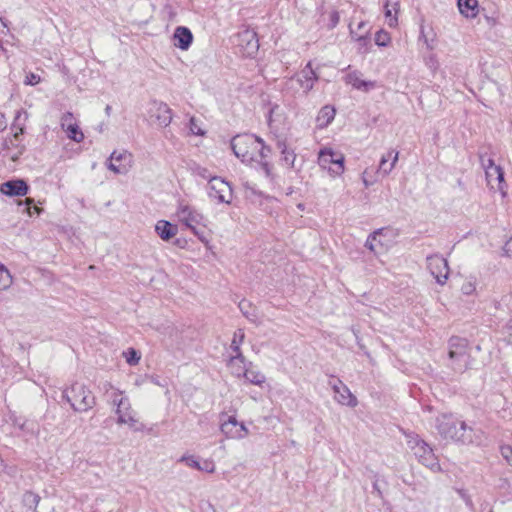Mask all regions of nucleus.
Instances as JSON below:
<instances>
[{"label": "nucleus", "mask_w": 512, "mask_h": 512, "mask_svg": "<svg viewBox=\"0 0 512 512\" xmlns=\"http://www.w3.org/2000/svg\"><path fill=\"white\" fill-rule=\"evenodd\" d=\"M318 80V76L311 67V62L295 76L290 78L285 83V89L297 93L300 90L304 94H308L314 87L315 82Z\"/></svg>", "instance_id": "nucleus-7"}, {"label": "nucleus", "mask_w": 512, "mask_h": 512, "mask_svg": "<svg viewBox=\"0 0 512 512\" xmlns=\"http://www.w3.org/2000/svg\"><path fill=\"white\" fill-rule=\"evenodd\" d=\"M196 173L198 176L202 177L203 179H207L210 182V178H213L214 176H211L210 173L206 168H197Z\"/></svg>", "instance_id": "nucleus-51"}, {"label": "nucleus", "mask_w": 512, "mask_h": 512, "mask_svg": "<svg viewBox=\"0 0 512 512\" xmlns=\"http://www.w3.org/2000/svg\"><path fill=\"white\" fill-rule=\"evenodd\" d=\"M427 269L435 278L436 282L444 285L449 277V266L447 260L440 254H433L426 258Z\"/></svg>", "instance_id": "nucleus-10"}, {"label": "nucleus", "mask_w": 512, "mask_h": 512, "mask_svg": "<svg viewBox=\"0 0 512 512\" xmlns=\"http://www.w3.org/2000/svg\"><path fill=\"white\" fill-rule=\"evenodd\" d=\"M72 123H76L73 114L71 112H66L65 114H63V116L61 117L62 129L64 130L65 128L68 127L69 124Z\"/></svg>", "instance_id": "nucleus-43"}, {"label": "nucleus", "mask_w": 512, "mask_h": 512, "mask_svg": "<svg viewBox=\"0 0 512 512\" xmlns=\"http://www.w3.org/2000/svg\"><path fill=\"white\" fill-rule=\"evenodd\" d=\"M248 366H252V363L248 362L243 354H229L227 367L234 376L242 377Z\"/></svg>", "instance_id": "nucleus-18"}, {"label": "nucleus", "mask_w": 512, "mask_h": 512, "mask_svg": "<svg viewBox=\"0 0 512 512\" xmlns=\"http://www.w3.org/2000/svg\"><path fill=\"white\" fill-rule=\"evenodd\" d=\"M199 471H204L207 473H214L215 472V464L212 460H204L202 463H200Z\"/></svg>", "instance_id": "nucleus-42"}, {"label": "nucleus", "mask_w": 512, "mask_h": 512, "mask_svg": "<svg viewBox=\"0 0 512 512\" xmlns=\"http://www.w3.org/2000/svg\"><path fill=\"white\" fill-rule=\"evenodd\" d=\"M179 462L185 463L188 467L199 469L200 468V462L193 456V455H183Z\"/></svg>", "instance_id": "nucleus-40"}, {"label": "nucleus", "mask_w": 512, "mask_h": 512, "mask_svg": "<svg viewBox=\"0 0 512 512\" xmlns=\"http://www.w3.org/2000/svg\"><path fill=\"white\" fill-rule=\"evenodd\" d=\"M175 217L177 221L189 229L202 243L207 244L208 239L198 230V226L206 227V216L184 200H180L177 204Z\"/></svg>", "instance_id": "nucleus-2"}, {"label": "nucleus", "mask_w": 512, "mask_h": 512, "mask_svg": "<svg viewBox=\"0 0 512 512\" xmlns=\"http://www.w3.org/2000/svg\"><path fill=\"white\" fill-rule=\"evenodd\" d=\"M25 202L28 205L27 213L29 215H32L34 212L37 214L41 213L42 209L38 208L37 206H33V207L30 206L33 203V199L27 198Z\"/></svg>", "instance_id": "nucleus-48"}, {"label": "nucleus", "mask_w": 512, "mask_h": 512, "mask_svg": "<svg viewBox=\"0 0 512 512\" xmlns=\"http://www.w3.org/2000/svg\"><path fill=\"white\" fill-rule=\"evenodd\" d=\"M111 111H112L111 106H110V105H107V106H106V108H105V112H106V114H107V115H110Z\"/></svg>", "instance_id": "nucleus-57"}, {"label": "nucleus", "mask_w": 512, "mask_h": 512, "mask_svg": "<svg viewBox=\"0 0 512 512\" xmlns=\"http://www.w3.org/2000/svg\"><path fill=\"white\" fill-rule=\"evenodd\" d=\"M174 45L181 50H188L193 41L191 31L184 26H179L174 32Z\"/></svg>", "instance_id": "nucleus-21"}, {"label": "nucleus", "mask_w": 512, "mask_h": 512, "mask_svg": "<svg viewBox=\"0 0 512 512\" xmlns=\"http://www.w3.org/2000/svg\"><path fill=\"white\" fill-rule=\"evenodd\" d=\"M231 148L237 158L252 165L258 148H261V138L252 134L236 135L231 140Z\"/></svg>", "instance_id": "nucleus-4"}, {"label": "nucleus", "mask_w": 512, "mask_h": 512, "mask_svg": "<svg viewBox=\"0 0 512 512\" xmlns=\"http://www.w3.org/2000/svg\"><path fill=\"white\" fill-rule=\"evenodd\" d=\"M349 29L351 39L358 44V53H368L371 47L370 31L365 30L363 33H358L352 28L351 24L349 25Z\"/></svg>", "instance_id": "nucleus-20"}, {"label": "nucleus", "mask_w": 512, "mask_h": 512, "mask_svg": "<svg viewBox=\"0 0 512 512\" xmlns=\"http://www.w3.org/2000/svg\"><path fill=\"white\" fill-rule=\"evenodd\" d=\"M123 356L130 365H137L140 361V354L134 348H128L123 352Z\"/></svg>", "instance_id": "nucleus-37"}, {"label": "nucleus", "mask_w": 512, "mask_h": 512, "mask_svg": "<svg viewBox=\"0 0 512 512\" xmlns=\"http://www.w3.org/2000/svg\"><path fill=\"white\" fill-rule=\"evenodd\" d=\"M148 113L150 119L159 127H167L172 121V111L164 102L152 101Z\"/></svg>", "instance_id": "nucleus-13"}, {"label": "nucleus", "mask_w": 512, "mask_h": 512, "mask_svg": "<svg viewBox=\"0 0 512 512\" xmlns=\"http://www.w3.org/2000/svg\"><path fill=\"white\" fill-rule=\"evenodd\" d=\"M362 182L365 187H370L374 183V181H369L367 179V171H364L362 174Z\"/></svg>", "instance_id": "nucleus-53"}, {"label": "nucleus", "mask_w": 512, "mask_h": 512, "mask_svg": "<svg viewBox=\"0 0 512 512\" xmlns=\"http://www.w3.org/2000/svg\"><path fill=\"white\" fill-rule=\"evenodd\" d=\"M344 155L333 151L331 148H323L318 153V165L327 170L332 177L341 176L344 173Z\"/></svg>", "instance_id": "nucleus-8"}, {"label": "nucleus", "mask_w": 512, "mask_h": 512, "mask_svg": "<svg viewBox=\"0 0 512 512\" xmlns=\"http://www.w3.org/2000/svg\"><path fill=\"white\" fill-rule=\"evenodd\" d=\"M102 390L105 392V394H110L109 392H113L114 390H116L113 385L110 383V382H105L103 383L102 385Z\"/></svg>", "instance_id": "nucleus-52"}, {"label": "nucleus", "mask_w": 512, "mask_h": 512, "mask_svg": "<svg viewBox=\"0 0 512 512\" xmlns=\"http://www.w3.org/2000/svg\"><path fill=\"white\" fill-rule=\"evenodd\" d=\"M340 21V15L337 11H333L330 14V27L334 28Z\"/></svg>", "instance_id": "nucleus-50"}, {"label": "nucleus", "mask_w": 512, "mask_h": 512, "mask_svg": "<svg viewBox=\"0 0 512 512\" xmlns=\"http://www.w3.org/2000/svg\"><path fill=\"white\" fill-rule=\"evenodd\" d=\"M501 454L512 465V447L509 445L501 447Z\"/></svg>", "instance_id": "nucleus-46"}, {"label": "nucleus", "mask_w": 512, "mask_h": 512, "mask_svg": "<svg viewBox=\"0 0 512 512\" xmlns=\"http://www.w3.org/2000/svg\"><path fill=\"white\" fill-rule=\"evenodd\" d=\"M238 307L242 314L252 323L256 325L261 324V320L259 319L258 313L256 308L253 306V304L248 300H241L238 304Z\"/></svg>", "instance_id": "nucleus-27"}, {"label": "nucleus", "mask_w": 512, "mask_h": 512, "mask_svg": "<svg viewBox=\"0 0 512 512\" xmlns=\"http://www.w3.org/2000/svg\"><path fill=\"white\" fill-rule=\"evenodd\" d=\"M270 153L271 149L266 146L264 141L261 139V148H258L254 164H257L260 167L266 177L272 176V165L267 160Z\"/></svg>", "instance_id": "nucleus-19"}, {"label": "nucleus", "mask_w": 512, "mask_h": 512, "mask_svg": "<svg viewBox=\"0 0 512 512\" xmlns=\"http://www.w3.org/2000/svg\"><path fill=\"white\" fill-rule=\"evenodd\" d=\"M391 41V37L389 33L385 30H379L375 34V43L378 46L385 47L387 46Z\"/></svg>", "instance_id": "nucleus-38"}, {"label": "nucleus", "mask_w": 512, "mask_h": 512, "mask_svg": "<svg viewBox=\"0 0 512 512\" xmlns=\"http://www.w3.org/2000/svg\"><path fill=\"white\" fill-rule=\"evenodd\" d=\"M115 414L117 415V424L127 425L135 431L140 430V428L137 427L138 420L136 418V413L132 409L129 400H125L124 402L120 401L119 408L115 409Z\"/></svg>", "instance_id": "nucleus-15"}, {"label": "nucleus", "mask_w": 512, "mask_h": 512, "mask_svg": "<svg viewBox=\"0 0 512 512\" xmlns=\"http://www.w3.org/2000/svg\"><path fill=\"white\" fill-rule=\"evenodd\" d=\"M448 357L450 367L456 373H463L470 368L471 355L469 353L468 341L459 337H452L449 340Z\"/></svg>", "instance_id": "nucleus-5"}, {"label": "nucleus", "mask_w": 512, "mask_h": 512, "mask_svg": "<svg viewBox=\"0 0 512 512\" xmlns=\"http://www.w3.org/2000/svg\"><path fill=\"white\" fill-rule=\"evenodd\" d=\"M6 128V119L3 113H0V131Z\"/></svg>", "instance_id": "nucleus-54"}, {"label": "nucleus", "mask_w": 512, "mask_h": 512, "mask_svg": "<svg viewBox=\"0 0 512 512\" xmlns=\"http://www.w3.org/2000/svg\"><path fill=\"white\" fill-rule=\"evenodd\" d=\"M62 394L75 412H86L96 404L92 392L83 383L74 382L71 386L65 388Z\"/></svg>", "instance_id": "nucleus-3"}, {"label": "nucleus", "mask_w": 512, "mask_h": 512, "mask_svg": "<svg viewBox=\"0 0 512 512\" xmlns=\"http://www.w3.org/2000/svg\"><path fill=\"white\" fill-rule=\"evenodd\" d=\"M435 427L439 435L446 440L460 442L465 445L479 444L481 441L478 431H475L471 426L452 414L437 416Z\"/></svg>", "instance_id": "nucleus-1"}, {"label": "nucleus", "mask_w": 512, "mask_h": 512, "mask_svg": "<svg viewBox=\"0 0 512 512\" xmlns=\"http://www.w3.org/2000/svg\"><path fill=\"white\" fill-rule=\"evenodd\" d=\"M208 196L217 203L229 205L233 201V190L230 183L221 177L214 176L210 178V184H208Z\"/></svg>", "instance_id": "nucleus-9"}, {"label": "nucleus", "mask_w": 512, "mask_h": 512, "mask_svg": "<svg viewBox=\"0 0 512 512\" xmlns=\"http://www.w3.org/2000/svg\"><path fill=\"white\" fill-rule=\"evenodd\" d=\"M155 231L162 240L168 241L177 234L178 227L169 221L159 220L155 225Z\"/></svg>", "instance_id": "nucleus-24"}, {"label": "nucleus", "mask_w": 512, "mask_h": 512, "mask_svg": "<svg viewBox=\"0 0 512 512\" xmlns=\"http://www.w3.org/2000/svg\"><path fill=\"white\" fill-rule=\"evenodd\" d=\"M459 12L466 18H475L479 14L478 0H458Z\"/></svg>", "instance_id": "nucleus-25"}, {"label": "nucleus", "mask_w": 512, "mask_h": 512, "mask_svg": "<svg viewBox=\"0 0 512 512\" xmlns=\"http://www.w3.org/2000/svg\"><path fill=\"white\" fill-rule=\"evenodd\" d=\"M250 367L251 366H248L242 377L251 384L261 386L266 380L265 375L258 370L251 369Z\"/></svg>", "instance_id": "nucleus-31"}, {"label": "nucleus", "mask_w": 512, "mask_h": 512, "mask_svg": "<svg viewBox=\"0 0 512 512\" xmlns=\"http://www.w3.org/2000/svg\"><path fill=\"white\" fill-rule=\"evenodd\" d=\"M133 164V155L127 150L114 151L108 159V169L115 174H126Z\"/></svg>", "instance_id": "nucleus-11"}, {"label": "nucleus", "mask_w": 512, "mask_h": 512, "mask_svg": "<svg viewBox=\"0 0 512 512\" xmlns=\"http://www.w3.org/2000/svg\"><path fill=\"white\" fill-rule=\"evenodd\" d=\"M278 148L281 150V161L286 167L295 168L296 154L294 150L289 149L284 142H278Z\"/></svg>", "instance_id": "nucleus-29"}, {"label": "nucleus", "mask_w": 512, "mask_h": 512, "mask_svg": "<svg viewBox=\"0 0 512 512\" xmlns=\"http://www.w3.org/2000/svg\"><path fill=\"white\" fill-rule=\"evenodd\" d=\"M361 73L358 71L350 72L346 75L345 80L347 84L352 85L355 89L367 91L374 87L373 82H368L360 78Z\"/></svg>", "instance_id": "nucleus-26"}, {"label": "nucleus", "mask_w": 512, "mask_h": 512, "mask_svg": "<svg viewBox=\"0 0 512 512\" xmlns=\"http://www.w3.org/2000/svg\"><path fill=\"white\" fill-rule=\"evenodd\" d=\"M220 431L228 439L241 440L249 435V429L244 423L238 422L235 416H228L220 424Z\"/></svg>", "instance_id": "nucleus-12"}, {"label": "nucleus", "mask_w": 512, "mask_h": 512, "mask_svg": "<svg viewBox=\"0 0 512 512\" xmlns=\"http://www.w3.org/2000/svg\"><path fill=\"white\" fill-rule=\"evenodd\" d=\"M66 135L69 139L80 143L84 140V134L79 128L77 123L69 124L67 128L64 129Z\"/></svg>", "instance_id": "nucleus-34"}, {"label": "nucleus", "mask_w": 512, "mask_h": 512, "mask_svg": "<svg viewBox=\"0 0 512 512\" xmlns=\"http://www.w3.org/2000/svg\"><path fill=\"white\" fill-rule=\"evenodd\" d=\"M406 443L419 462L433 471L440 470V464L433 449L417 434L405 433Z\"/></svg>", "instance_id": "nucleus-6"}, {"label": "nucleus", "mask_w": 512, "mask_h": 512, "mask_svg": "<svg viewBox=\"0 0 512 512\" xmlns=\"http://www.w3.org/2000/svg\"><path fill=\"white\" fill-rule=\"evenodd\" d=\"M329 385L334 391L335 401L341 405L349 406L352 408L357 406V398L351 393L350 389L340 379L330 381Z\"/></svg>", "instance_id": "nucleus-14"}, {"label": "nucleus", "mask_w": 512, "mask_h": 512, "mask_svg": "<svg viewBox=\"0 0 512 512\" xmlns=\"http://www.w3.org/2000/svg\"><path fill=\"white\" fill-rule=\"evenodd\" d=\"M28 118V114L24 110H18L15 115L13 128L18 129L14 133V137L17 139L20 134H23L24 132V125Z\"/></svg>", "instance_id": "nucleus-33"}, {"label": "nucleus", "mask_w": 512, "mask_h": 512, "mask_svg": "<svg viewBox=\"0 0 512 512\" xmlns=\"http://www.w3.org/2000/svg\"><path fill=\"white\" fill-rule=\"evenodd\" d=\"M466 503H467V504H470V503H471V501H470V499H469V498H467V499H466Z\"/></svg>", "instance_id": "nucleus-59"}, {"label": "nucleus", "mask_w": 512, "mask_h": 512, "mask_svg": "<svg viewBox=\"0 0 512 512\" xmlns=\"http://www.w3.org/2000/svg\"><path fill=\"white\" fill-rule=\"evenodd\" d=\"M29 495H30V496H32V497H33L34 502H35L36 504H38V502H39V497H38L37 495H35V494H32V493H30Z\"/></svg>", "instance_id": "nucleus-56"}, {"label": "nucleus", "mask_w": 512, "mask_h": 512, "mask_svg": "<svg viewBox=\"0 0 512 512\" xmlns=\"http://www.w3.org/2000/svg\"><path fill=\"white\" fill-rule=\"evenodd\" d=\"M241 43L239 44L243 49V55L253 57L259 49L258 39L256 34L251 31H244L239 34Z\"/></svg>", "instance_id": "nucleus-17"}, {"label": "nucleus", "mask_w": 512, "mask_h": 512, "mask_svg": "<svg viewBox=\"0 0 512 512\" xmlns=\"http://www.w3.org/2000/svg\"><path fill=\"white\" fill-rule=\"evenodd\" d=\"M399 158V152L390 150L387 154L383 155L379 164V172L387 176L395 167Z\"/></svg>", "instance_id": "nucleus-23"}, {"label": "nucleus", "mask_w": 512, "mask_h": 512, "mask_svg": "<svg viewBox=\"0 0 512 512\" xmlns=\"http://www.w3.org/2000/svg\"><path fill=\"white\" fill-rule=\"evenodd\" d=\"M28 190L27 183L22 179L9 180L0 185V192L10 197L25 196Z\"/></svg>", "instance_id": "nucleus-16"}, {"label": "nucleus", "mask_w": 512, "mask_h": 512, "mask_svg": "<svg viewBox=\"0 0 512 512\" xmlns=\"http://www.w3.org/2000/svg\"><path fill=\"white\" fill-rule=\"evenodd\" d=\"M477 281L474 277L466 278L461 285V292L464 295H473L476 292Z\"/></svg>", "instance_id": "nucleus-36"}, {"label": "nucleus", "mask_w": 512, "mask_h": 512, "mask_svg": "<svg viewBox=\"0 0 512 512\" xmlns=\"http://www.w3.org/2000/svg\"><path fill=\"white\" fill-rule=\"evenodd\" d=\"M40 81H41V78H40V76H39L38 74H35V73L30 72V73H28V74L26 75V78H25V80H24V83H25L26 85H32V86H34V85L38 84Z\"/></svg>", "instance_id": "nucleus-44"}, {"label": "nucleus", "mask_w": 512, "mask_h": 512, "mask_svg": "<svg viewBox=\"0 0 512 512\" xmlns=\"http://www.w3.org/2000/svg\"><path fill=\"white\" fill-rule=\"evenodd\" d=\"M189 125H190V130L193 134H195V135H203L204 134V132L197 126L196 119L194 117H192L190 119Z\"/></svg>", "instance_id": "nucleus-47"}, {"label": "nucleus", "mask_w": 512, "mask_h": 512, "mask_svg": "<svg viewBox=\"0 0 512 512\" xmlns=\"http://www.w3.org/2000/svg\"><path fill=\"white\" fill-rule=\"evenodd\" d=\"M485 175L488 185L491 186H493L494 182L500 184L504 181V173L500 166L489 168V170H486Z\"/></svg>", "instance_id": "nucleus-32"}, {"label": "nucleus", "mask_w": 512, "mask_h": 512, "mask_svg": "<svg viewBox=\"0 0 512 512\" xmlns=\"http://www.w3.org/2000/svg\"><path fill=\"white\" fill-rule=\"evenodd\" d=\"M245 339V333L243 329H237L234 332L233 339L229 347V354H243L241 351V344Z\"/></svg>", "instance_id": "nucleus-30"}, {"label": "nucleus", "mask_w": 512, "mask_h": 512, "mask_svg": "<svg viewBox=\"0 0 512 512\" xmlns=\"http://www.w3.org/2000/svg\"><path fill=\"white\" fill-rule=\"evenodd\" d=\"M381 234V230H376L373 233H371L365 243V247L368 248L371 252H376V246L374 244V241L376 240L377 236Z\"/></svg>", "instance_id": "nucleus-41"}, {"label": "nucleus", "mask_w": 512, "mask_h": 512, "mask_svg": "<svg viewBox=\"0 0 512 512\" xmlns=\"http://www.w3.org/2000/svg\"><path fill=\"white\" fill-rule=\"evenodd\" d=\"M481 163L485 171L489 170V168L498 166L494 163V160L491 158L485 159L484 157H481Z\"/></svg>", "instance_id": "nucleus-49"}, {"label": "nucleus", "mask_w": 512, "mask_h": 512, "mask_svg": "<svg viewBox=\"0 0 512 512\" xmlns=\"http://www.w3.org/2000/svg\"><path fill=\"white\" fill-rule=\"evenodd\" d=\"M335 114L336 111L332 106L322 107L316 118L317 126L319 128L327 127L333 121Z\"/></svg>", "instance_id": "nucleus-28"}, {"label": "nucleus", "mask_w": 512, "mask_h": 512, "mask_svg": "<svg viewBox=\"0 0 512 512\" xmlns=\"http://www.w3.org/2000/svg\"><path fill=\"white\" fill-rule=\"evenodd\" d=\"M110 403L115 406L116 408H119V403L124 402L125 400H129L128 397L123 396V392L119 389L114 390L109 394Z\"/></svg>", "instance_id": "nucleus-39"}, {"label": "nucleus", "mask_w": 512, "mask_h": 512, "mask_svg": "<svg viewBox=\"0 0 512 512\" xmlns=\"http://www.w3.org/2000/svg\"><path fill=\"white\" fill-rule=\"evenodd\" d=\"M12 284V276L9 270L0 264V290L7 289Z\"/></svg>", "instance_id": "nucleus-35"}, {"label": "nucleus", "mask_w": 512, "mask_h": 512, "mask_svg": "<svg viewBox=\"0 0 512 512\" xmlns=\"http://www.w3.org/2000/svg\"><path fill=\"white\" fill-rule=\"evenodd\" d=\"M0 22L2 23V25H3L4 27H6V23L2 20V18H0Z\"/></svg>", "instance_id": "nucleus-58"}, {"label": "nucleus", "mask_w": 512, "mask_h": 512, "mask_svg": "<svg viewBox=\"0 0 512 512\" xmlns=\"http://www.w3.org/2000/svg\"><path fill=\"white\" fill-rule=\"evenodd\" d=\"M366 25L367 23L365 21H361L359 24H358V27H357V31L358 33H363L366 29Z\"/></svg>", "instance_id": "nucleus-55"}, {"label": "nucleus", "mask_w": 512, "mask_h": 512, "mask_svg": "<svg viewBox=\"0 0 512 512\" xmlns=\"http://www.w3.org/2000/svg\"><path fill=\"white\" fill-rule=\"evenodd\" d=\"M280 110L279 105L275 104L270 107L268 112V123L271 125L274 121H276V116H279L278 111Z\"/></svg>", "instance_id": "nucleus-45"}, {"label": "nucleus", "mask_w": 512, "mask_h": 512, "mask_svg": "<svg viewBox=\"0 0 512 512\" xmlns=\"http://www.w3.org/2000/svg\"><path fill=\"white\" fill-rule=\"evenodd\" d=\"M400 11L399 0H386L384 4V14L389 27H396L398 25V14Z\"/></svg>", "instance_id": "nucleus-22"}]
</instances>
